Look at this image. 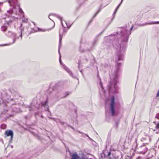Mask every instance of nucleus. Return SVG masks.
Returning <instances> with one entry per match:
<instances>
[{
  "label": "nucleus",
  "instance_id": "1",
  "mask_svg": "<svg viewBox=\"0 0 159 159\" xmlns=\"http://www.w3.org/2000/svg\"><path fill=\"white\" fill-rule=\"evenodd\" d=\"M115 104V98L113 96L111 98V115L112 116L114 115L115 114V109L114 108V106Z\"/></svg>",
  "mask_w": 159,
  "mask_h": 159
},
{
  "label": "nucleus",
  "instance_id": "2",
  "mask_svg": "<svg viewBox=\"0 0 159 159\" xmlns=\"http://www.w3.org/2000/svg\"><path fill=\"white\" fill-rule=\"evenodd\" d=\"M5 137L10 136L11 139H12L13 136V133L12 130H8L6 131L5 133Z\"/></svg>",
  "mask_w": 159,
  "mask_h": 159
},
{
  "label": "nucleus",
  "instance_id": "3",
  "mask_svg": "<svg viewBox=\"0 0 159 159\" xmlns=\"http://www.w3.org/2000/svg\"><path fill=\"white\" fill-rule=\"evenodd\" d=\"M71 159H80V158L76 153H74L72 155Z\"/></svg>",
  "mask_w": 159,
  "mask_h": 159
},
{
  "label": "nucleus",
  "instance_id": "4",
  "mask_svg": "<svg viewBox=\"0 0 159 159\" xmlns=\"http://www.w3.org/2000/svg\"><path fill=\"white\" fill-rule=\"evenodd\" d=\"M7 28L6 26H4L2 27V30L3 31H5L6 30Z\"/></svg>",
  "mask_w": 159,
  "mask_h": 159
},
{
  "label": "nucleus",
  "instance_id": "5",
  "mask_svg": "<svg viewBox=\"0 0 159 159\" xmlns=\"http://www.w3.org/2000/svg\"><path fill=\"white\" fill-rule=\"evenodd\" d=\"M38 30L39 31H43V32H44L46 31V30L45 29H40L39 28H38Z\"/></svg>",
  "mask_w": 159,
  "mask_h": 159
},
{
  "label": "nucleus",
  "instance_id": "6",
  "mask_svg": "<svg viewBox=\"0 0 159 159\" xmlns=\"http://www.w3.org/2000/svg\"><path fill=\"white\" fill-rule=\"evenodd\" d=\"M156 128L157 129H159V123L157 124L156 126Z\"/></svg>",
  "mask_w": 159,
  "mask_h": 159
},
{
  "label": "nucleus",
  "instance_id": "7",
  "mask_svg": "<svg viewBox=\"0 0 159 159\" xmlns=\"http://www.w3.org/2000/svg\"><path fill=\"white\" fill-rule=\"evenodd\" d=\"M157 23H159V22H152V23H151V24H157Z\"/></svg>",
  "mask_w": 159,
  "mask_h": 159
},
{
  "label": "nucleus",
  "instance_id": "8",
  "mask_svg": "<svg viewBox=\"0 0 159 159\" xmlns=\"http://www.w3.org/2000/svg\"><path fill=\"white\" fill-rule=\"evenodd\" d=\"M67 69H66V70L69 73H70V72H71L70 70L68 68H67Z\"/></svg>",
  "mask_w": 159,
  "mask_h": 159
},
{
  "label": "nucleus",
  "instance_id": "9",
  "mask_svg": "<svg viewBox=\"0 0 159 159\" xmlns=\"http://www.w3.org/2000/svg\"><path fill=\"white\" fill-rule=\"evenodd\" d=\"M159 96V90L158 91L157 93V97Z\"/></svg>",
  "mask_w": 159,
  "mask_h": 159
},
{
  "label": "nucleus",
  "instance_id": "10",
  "mask_svg": "<svg viewBox=\"0 0 159 159\" xmlns=\"http://www.w3.org/2000/svg\"><path fill=\"white\" fill-rule=\"evenodd\" d=\"M157 117L158 119H159V114H157Z\"/></svg>",
  "mask_w": 159,
  "mask_h": 159
},
{
  "label": "nucleus",
  "instance_id": "11",
  "mask_svg": "<svg viewBox=\"0 0 159 159\" xmlns=\"http://www.w3.org/2000/svg\"><path fill=\"white\" fill-rule=\"evenodd\" d=\"M100 85L102 86V83L101 81H100Z\"/></svg>",
  "mask_w": 159,
  "mask_h": 159
},
{
  "label": "nucleus",
  "instance_id": "12",
  "mask_svg": "<svg viewBox=\"0 0 159 159\" xmlns=\"http://www.w3.org/2000/svg\"><path fill=\"white\" fill-rule=\"evenodd\" d=\"M111 154V152H108V157H109V156H110V155Z\"/></svg>",
  "mask_w": 159,
  "mask_h": 159
},
{
  "label": "nucleus",
  "instance_id": "13",
  "mask_svg": "<svg viewBox=\"0 0 159 159\" xmlns=\"http://www.w3.org/2000/svg\"><path fill=\"white\" fill-rule=\"evenodd\" d=\"M61 36L60 35V41H61V38L60 37Z\"/></svg>",
  "mask_w": 159,
  "mask_h": 159
},
{
  "label": "nucleus",
  "instance_id": "14",
  "mask_svg": "<svg viewBox=\"0 0 159 159\" xmlns=\"http://www.w3.org/2000/svg\"><path fill=\"white\" fill-rule=\"evenodd\" d=\"M60 63H61V60L60 59Z\"/></svg>",
  "mask_w": 159,
  "mask_h": 159
},
{
  "label": "nucleus",
  "instance_id": "15",
  "mask_svg": "<svg viewBox=\"0 0 159 159\" xmlns=\"http://www.w3.org/2000/svg\"><path fill=\"white\" fill-rule=\"evenodd\" d=\"M50 16H49V19H50Z\"/></svg>",
  "mask_w": 159,
  "mask_h": 159
},
{
  "label": "nucleus",
  "instance_id": "16",
  "mask_svg": "<svg viewBox=\"0 0 159 159\" xmlns=\"http://www.w3.org/2000/svg\"><path fill=\"white\" fill-rule=\"evenodd\" d=\"M110 90H111V87H110L109 88V90L110 91Z\"/></svg>",
  "mask_w": 159,
  "mask_h": 159
}]
</instances>
